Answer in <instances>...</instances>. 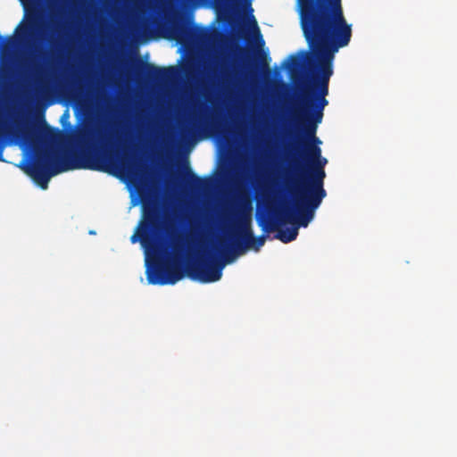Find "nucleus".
<instances>
[{
    "label": "nucleus",
    "instance_id": "obj_26",
    "mask_svg": "<svg viewBox=\"0 0 457 457\" xmlns=\"http://www.w3.org/2000/svg\"><path fill=\"white\" fill-rule=\"evenodd\" d=\"M46 130H47V133L49 134L50 137H52L54 134H55L54 129L52 128H50V127H46Z\"/></svg>",
    "mask_w": 457,
    "mask_h": 457
},
{
    "label": "nucleus",
    "instance_id": "obj_9",
    "mask_svg": "<svg viewBox=\"0 0 457 457\" xmlns=\"http://www.w3.org/2000/svg\"><path fill=\"white\" fill-rule=\"evenodd\" d=\"M137 77L145 76L153 82H166L173 79L178 75V69L174 66L158 67L153 63L139 61L136 68Z\"/></svg>",
    "mask_w": 457,
    "mask_h": 457
},
{
    "label": "nucleus",
    "instance_id": "obj_25",
    "mask_svg": "<svg viewBox=\"0 0 457 457\" xmlns=\"http://www.w3.org/2000/svg\"><path fill=\"white\" fill-rule=\"evenodd\" d=\"M56 3L62 4H68L71 2V0H54Z\"/></svg>",
    "mask_w": 457,
    "mask_h": 457
},
{
    "label": "nucleus",
    "instance_id": "obj_16",
    "mask_svg": "<svg viewBox=\"0 0 457 457\" xmlns=\"http://www.w3.org/2000/svg\"><path fill=\"white\" fill-rule=\"evenodd\" d=\"M15 44V38L14 37L12 36H9V37H2L0 35V52L3 51H6L10 48H12Z\"/></svg>",
    "mask_w": 457,
    "mask_h": 457
},
{
    "label": "nucleus",
    "instance_id": "obj_18",
    "mask_svg": "<svg viewBox=\"0 0 457 457\" xmlns=\"http://www.w3.org/2000/svg\"><path fill=\"white\" fill-rule=\"evenodd\" d=\"M61 60H62V57L61 55H56L54 51H51L50 54H49V56H48V64L49 65H54L55 63H59L61 62Z\"/></svg>",
    "mask_w": 457,
    "mask_h": 457
},
{
    "label": "nucleus",
    "instance_id": "obj_7",
    "mask_svg": "<svg viewBox=\"0 0 457 457\" xmlns=\"http://www.w3.org/2000/svg\"><path fill=\"white\" fill-rule=\"evenodd\" d=\"M281 204L290 205L291 201H279L277 203L275 196L270 199H267L268 214H257L256 220L259 227H261L264 232L278 230L276 238L287 244L294 241L298 235V228L301 226H298V224L295 222L287 220L285 222L278 221L277 214L275 212L279 208Z\"/></svg>",
    "mask_w": 457,
    "mask_h": 457
},
{
    "label": "nucleus",
    "instance_id": "obj_21",
    "mask_svg": "<svg viewBox=\"0 0 457 457\" xmlns=\"http://www.w3.org/2000/svg\"><path fill=\"white\" fill-rule=\"evenodd\" d=\"M210 127L215 130L216 132H220L221 131V125L220 122L214 120L213 119H212L211 122H210Z\"/></svg>",
    "mask_w": 457,
    "mask_h": 457
},
{
    "label": "nucleus",
    "instance_id": "obj_11",
    "mask_svg": "<svg viewBox=\"0 0 457 457\" xmlns=\"http://www.w3.org/2000/svg\"><path fill=\"white\" fill-rule=\"evenodd\" d=\"M245 73L250 77H255L260 71H266L270 75L269 63L266 60V55L261 54L252 63L246 62L244 64Z\"/></svg>",
    "mask_w": 457,
    "mask_h": 457
},
{
    "label": "nucleus",
    "instance_id": "obj_6",
    "mask_svg": "<svg viewBox=\"0 0 457 457\" xmlns=\"http://www.w3.org/2000/svg\"><path fill=\"white\" fill-rule=\"evenodd\" d=\"M301 133L297 135L288 153L292 154L295 163L303 162L310 167L313 162L321 156L320 145L321 141L316 136L318 125L320 122L298 121Z\"/></svg>",
    "mask_w": 457,
    "mask_h": 457
},
{
    "label": "nucleus",
    "instance_id": "obj_4",
    "mask_svg": "<svg viewBox=\"0 0 457 457\" xmlns=\"http://www.w3.org/2000/svg\"><path fill=\"white\" fill-rule=\"evenodd\" d=\"M325 169L308 167L306 177L297 173L285 179V190L291 196V204H281L276 210L278 221H292L308 227L316 210L327 196L324 188Z\"/></svg>",
    "mask_w": 457,
    "mask_h": 457
},
{
    "label": "nucleus",
    "instance_id": "obj_15",
    "mask_svg": "<svg viewBox=\"0 0 457 457\" xmlns=\"http://www.w3.org/2000/svg\"><path fill=\"white\" fill-rule=\"evenodd\" d=\"M38 29L37 22L35 19H29L27 23L21 29V34L23 36L32 35Z\"/></svg>",
    "mask_w": 457,
    "mask_h": 457
},
{
    "label": "nucleus",
    "instance_id": "obj_1",
    "mask_svg": "<svg viewBox=\"0 0 457 457\" xmlns=\"http://www.w3.org/2000/svg\"><path fill=\"white\" fill-rule=\"evenodd\" d=\"M73 141L79 149V154L59 159L52 148H46L35 162L24 166L25 172L42 189H46L52 177L68 170L86 169L127 176L142 171L140 163L129 154L126 144L112 133L84 125L76 131Z\"/></svg>",
    "mask_w": 457,
    "mask_h": 457
},
{
    "label": "nucleus",
    "instance_id": "obj_12",
    "mask_svg": "<svg viewBox=\"0 0 457 457\" xmlns=\"http://www.w3.org/2000/svg\"><path fill=\"white\" fill-rule=\"evenodd\" d=\"M185 176L187 179V183L190 188L195 190H205L210 186V180L208 179H203L196 176L191 169L187 166L185 168Z\"/></svg>",
    "mask_w": 457,
    "mask_h": 457
},
{
    "label": "nucleus",
    "instance_id": "obj_8",
    "mask_svg": "<svg viewBox=\"0 0 457 457\" xmlns=\"http://www.w3.org/2000/svg\"><path fill=\"white\" fill-rule=\"evenodd\" d=\"M162 229V212L155 204L143 205V217L139 225L140 243L146 252L156 253V236Z\"/></svg>",
    "mask_w": 457,
    "mask_h": 457
},
{
    "label": "nucleus",
    "instance_id": "obj_5",
    "mask_svg": "<svg viewBox=\"0 0 457 457\" xmlns=\"http://www.w3.org/2000/svg\"><path fill=\"white\" fill-rule=\"evenodd\" d=\"M302 29L352 36L342 0H297Z\"/></svg>",
    "mask_w": 457,
    "mask_h": 457
},
{
    "label": "nucleus",
    "instance_id": "obj_22",
    "mask_svg": "<svg viewBox=\"0 0 457 457\" xmlns=\"http://www.w3.org/2000/svg\"><path fill=\"white\" fill-rule=\"evenodd\" d=\"M252 22H253V29L255 30V33L257 34V36L260 38H262V35H261L260 29L258 28L257 22H256V21H255L253 16H252ZM261 40H262V44L263 45V40L262 39H261Z\"/></svg>",
    "mask_w": 457,
    "mask_h": 457
},
{
    "label": "nucleus",
    "instance_id": "obj_27",
    "mask_svg": "<svg viewBox=\"0 0 457 457\" xmlns=\"http://www.w3.org/2000/svg\"><path fill=\"white\" fill-rule=\"evenodd\" d=\"M239 51H240V53H243L245 50L242 47H240Z\"/></svg>",
    "mask_w": 457,
    "mask_h": 457
},
{
    "label": "nucleus",
    "instance_id": "obj_13",
    "mask_svg": "<svg viewBox=\"0 0 457 457\" xmlns=\"http://www.w3.org/2000/svg\"><path fill=\"white\" fill-rule=\"evenodd\" d=\"M13 73L9 68L3 67L0 70V86L4 90L11 88L12 86Z\"/></svg>",
    "mask_w": 457,
    "mask_h": 457
},
{
    "label": "nucleus",
    "instance_id": "obj_17",
    "mask_svg": "<svg viewBox=\"0 0 457 457\" xmlns=\"http://www.w3.org/2000/svg\"><path fill=\"white\" fill-rule=\"evenodd\" d=\"M327 163H328L327 158H325L321 155L320 158L319 160H316L315 162H313L310 167L325 169V166L327 165Z\"/></svg>",
    "mask_w": 457,
    "mask_h": 457
},
{
    "label": "nucleus",
    "instance_id": "obj_19",
    "mask_svg": "<svg viewBox=\"0 0 457 457\" xmlns=\"http://www.w3.org/2000/svg\"><path fill=\"white\" fill-rule=\"evenodd\" d=\"M46 91V87L43 84H38L36 87V95L37 96H43Z\"/></svg>",
    "mask_w": 457,
    "mask_h": 457
},
{
    "label": "nucleus",
    "instance_id": "obj_3",
    "mask_svg": "<svg viewBox=\"0 0 457 457\" xmlns=\"http://www.w3.org/2000/svg\"><path fill=\"white\" fill-rule=\"evenodd\" d=\"M312 58L306 52L291 54L282 63L292 75L298 71L304 61L318 73L312 91L303 89L299 107L295 112L297 121L321 122L324 109L328 104L326 96L328 94V82L333 74L335 54L349 45L352 36L302 29Z\"/></svg>",
    "mask_w": 457,
    "mask_h": 457
},
{
    "label": "nucleus",
    "instance_id": "obj_14",
    "mask_svg": "<svg viewBox=\"0 0 457 457\" xmlns=\"http://www.w3.org/2000/svg\"><path fill=\"white\" fill-rule=\"evenodd\" d=\"M12 135L18 140L29 142L31 139V129L28 125H18Z\"/></svg>",
    "mask_w": 457,
    "mask_h": 457
},
{
    "label": "nucleus",
    "instance_id": "obj_20",
    "mask_svg": "<svg viewBox=\"0 0 457 457\" xmlns=\"http://www.w3.org/2000/svg\"><path fill=\"white\" fill-rule=\"evenodd\" d=\"M185 74L190 75L195 71V66L192 63H187L182 67Z\"/></svg>",
    "mask_w": 457,
    "mask_h": 457
},
{
    "label": "nucleus",
    "instance_id": "obj_10",
    "mask_svg": "<svg viewBox=\"0 0 457 457\" xmlns=\"http://www.w3.org/2000/svg\"><path fill=\"white\" fill-rule=\"evenodd\" d=\"M196 33V27L185 21H173L170 26V37L181 45L188 44Z\"/></svg>",
    "mask_w": 457,
    "mask_h": 457
},
{
    "label": "nucleus",
    "instance_id": "obj_24",
    "mask_svg": "<svg viewBox=\"0 0 457 457\" xmlns=\"http://www.w3.org/2000/svg\"><path fill=\"white\" fill-rule=\"evenodd\" d=\"M4 147V145L0 142V161H4V158H3Z\"/></svg>",
    "mask_w": 457,
    "mask_h": 457
},
{
    "label": "nucleus",
    "instance_id": "obj_23",
    "mask_svg": "<svg viewBox=\"0 0 457 457\" xmlns=\"http://www.w3.org/2000/svg\"><path fill=\"white\" fill-rule=\"evenodd\" d=\"M130 240L132 243H136L137 240L140 241L139 231L137 233L132 235Z\"/></svg>",
    "mask_w": 457,
    "mask_h": 457
},
{
    "label": "nucleus",
    "instance_id": "obj_2",
    "mask_svg": "<svg viewBox=\"0 0 457 457\" xmlns=\"http://www.w3.org/2000/svg\"><path fill=\"white\" fill-rule=\"evenodd\" d=\"M267 235L254 237L252 228L251 204L242 202L236 217L235 230L228 241L220 239L214 248L216 256L201 255L183 267L185 240L181 235L170 238L171 254L165 262H156L146 270L147 280L153 285L175 284L187 274L191 279L201 283H212L222 277L225 265L231 263L237 256L248 249L259 251L264 245Z\"/></svg>",
    "mask_w": 457,
    "mask_h": 457
}]
</instances>
